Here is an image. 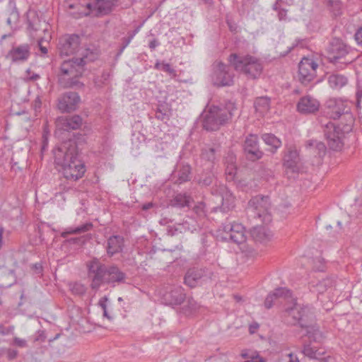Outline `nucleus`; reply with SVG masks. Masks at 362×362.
I'll return each instance as SVG.
<instances>
[{
  "label": "nucleus",
  "mask_w": 362,
  "mask_h": 362,
  "mask_svg": "<svg viewBox=\"0 0 362 362\" xmlns=\"http://www.w3.org/2000/svg\"><path fill=\"white\" fill-rule=\"evenodd\" d=\"M85 141L84 135L74 134L73 139L63 141L53 151L54 162L62 168L64 177L68 180L76 181L86 172L85 165L80 159L78 146Z\"/></svg>",
  "instance_id": "1"
},
{
  "label": "nucleus",
  "mask_w": 362,
  "mask_h": 362,
  "mask_svg": "<svg viewBox=\"0 0 362 362\" xmlns=\"http://www.w3.org/2000/svg\"><path fill=\"white\" fill-rule=\"evenodd\" d=\"M86 266L88 277L90 281V287L95 291L104 284L115 287L116 284L126 281V274L115 264L106 265L94 257L87 262Z\"/></svg>",
  "instance_id": "2"
},
{
  "label": "nucleus",
  "mask_w": 362,
  "mask_h": 362,
  "mask_svg": "<svg viewBox=\"0 0 362 362\" xmlns=\"http://www.w3.org/2000/svg\"><path fill=\"white\" fill-rule=\"evenodd\" d=\"M234 104L228 102L226 105L212 106L203 117L202 126L206 131H216L221 126L231 119Z\"/></svg>",
  "instance_id": "3"
},
{
  "label": "nucleus",
  "mask_w": 362,
  "mask_h": 362,
  "mask_svg": "<svg viewBox=\"0 0 362 362\" xmlns=\"http://www.w3.org/2000/svg\"><path fill=\"white\" fill-rule=\"evenodd\" d=\"M228 61L234 69L243 73L250 79L258 78L263 71L261 61L252 55H239L232 53L228 57Z\"/></svg>",
  "instance_id": "4"
},
{
  "label": "nucleus",
  "mask_w": 362,
  "mask_h": 362,
  "mask_svg": "<svg viewBox=\"0 0 362 362\" xmlns=\"http://www.w3.org/2000/svg\"><path fill=\"white\" fill-rule=\"evenodd\" d=\"M326 50L329 62L339 68H343L355 59L351 47L339 38H332L329 41Z\"/></svg>",
  "instance_id": "5"
},
{
  "label": "nucleus",
  "mask_w": 362,
  "mask_h": 362,
  "mask_svg": "<svg viewBox=\"0 0 362 362\" xmlns=\"http://www.w3.org/2000/svg\"><path fill=\"white\" fill-rule=\"evenodd\" d=\"M327 114L334 119L345 120V131H351L354 122L350 103L341 98H330L325 103Z\"/></svg>",
  "instance_id": "6"
},
{
  "label": "nucleus",
  "mask_w": 362,
  "mask_h": 362,
  "mask_svg": "<svg viewBox=\"0 0 362 362\" xmlns=\"http://www.w3.org/2000/svg\"><path fill=\"white\" fill-rule=\"evenodd\" d=\"M286 311L301 328L307 329L308 334L319 331L315 324V316L312 308L295 304L293 307L287 308Z\"/></svg>",
  "instance_id": "7"
},
{
  "label": "nucleus",
  "mask_w": 362,
  "mask_h": 362,
  "mask_svg": "<svg viewBox=\"0 0 362 362\" xmlns=\"http://www.w3.org/2000/svg\"><path fill=\"white\" fill-rule=\"evenodd\" d=\"M336 125L329 122L324 127V134L330 149L336 151H341L344 146L343 139L345 134L350 131H345V123Z\"/></svg>",
  "instance_id": "8"
},
{
  "label": "nucleus",
  "mask_w": 362,
  "mask_h": 362,
  "mask_svg": "<svg viewBox=\"0 0 362 362\" xmlns=\"http://www.w3.org/2000/svg\"><path fill=\"white\" fill-rule=\"evenodd\" d=\"M270 207L269 198L267 196L257 195L251 199L248 203V211L254 218H259L263 223H269L272 220L269 213Z\"/></svg>",
  "instance_id": "9"
},
{
  "label": "nucleus",
  "mask_w": 362,
  "mask_h": 362,
  "mask_svg": "<svg viewBox=\"0 0 362 362\" xmlns=\"http://www.w3.org/2000/svg\"><path fill=\"white\" fill-rule=\"evenodd\" d=\"M118 0H90L86 5V11L81 14L84 16L93 14L96 17L110 14L116 6Z\"/></svg>",
  "instance_id": "10"
},
{
  "label": "nucleus",
  "mask_w": 362,
  "mask_h": 362,
  "mask_svg": "<svg viewBox=\"0 0 362 362\" xmlns=\"http://www.w3.org/2000/svg\"><path fill=\"white\" fill-rule=\"evenodd\" d=\"M222 228L223 235L221 238L223 240L236 245H240L245 242V229L241 223L235 222L225 223L222 225Z\"/></svg>",
  "instance_id": "11"
},
{
  "label": "nucleus",
  "mask_w": 362,
  "mask_h": 362,
  "mask_svg": "<svg viewBox=\"0 0 362 362\" xmlns=\"http://www.w3.org/2000/svg\"><path fill=\"white\" fill-rule=\"evenodd\" d=\"M234 74L231 66L218 62L214 66L212 82L216 86H230L233 84Z\"/></svg>",
  "instance_id": "12"
},
{
  "label": "nucleus",
  "mask_w": 362,
  "mask_h": 362,
  "mask_svg": "<svg viewBox=\"0 0 362 362\" xmlns=\"http://www.w3.org/2000/svg\"><path fill=\"white\" fill-rule=\"evenodd\" d=\"M211 194L220 197L221 206L214 207L211 211L216 212L218 210L226 213L233 209L235 206V197L230 190L223 185H220L211 189Z\"/></svg>",
  "instance_id": "13"
},
{
  "label": "nucleus",
  "mask_w": 362,
  "mask_h": 362,
  "mask_svg": "<svg viewBox=\"0 0 362 362\" xmlns=\"http://www.w3.org/2000/svg\"><path fill=\"white\" fill-rule=\"evenodd\" d=\"M317 63L312 59L304 57L298 65V80L304 86L308 85L316 76Z\"/></svg>",
  "instance_id": "14"
},
{
  "label": "nucleus",
  "mask_w": 362,
  "mask_h": 362,
  "mask_svg": "<svg viewBox=\"0 0 362 362\" xmlns=\"http://www.w3.org/2000/svg\"><path fill=\"white\" fill-rule=\"evenodd\" d=\"M221 146L220 144H205L202 147L200 154V159L203 165H206L208 169H212L221 158Z\"/></svg>",
  "instance_id": "15"
},
{
  "label": "nucleus",
  "mask_w": 362,
  "mask_h": 362,
  "mask_svg": "<svg viewBox=\"0 0 362 362\" xmlns=\"http://www.w3.org/2000/svg\"><path fill=\"white\" fill-rule=\"evenodd\" d=\"M212 272L207 269H189L184 277V283L190 288H194L211 279Z\"/></svg>",
  "instance_id": "16"
},
{
  "label": "nucleus",
  "mask_w": 362,
  "mask_h": 362,
  "mask_svg": "<svg viewBox=\"0 0 362 362\" xmlns=\"http://www.w3.org/2000/svg\"><path fill=\"white\" fill-rule=\"evenodd\" d=\"M81 44L78 35H65L59 40L58 49L61 57L74 54L78 52Z\"/></svg>",
  "instance_id": "17"
},
{
  "label": "nucleus",
  "mask_w": 362,
  "mask_h": 362,
  "mask_svg": "<svg viewBox=\"0 0 362 362\" xmlns=\"http://www.w3.org/2000/svg\"><path fill=\"white\" fill-rule=\"evenodd\" d=\"M283 165L287 171L298 173L302 168L299 152L293 146H287L283 157Z\"/></svg>",
  "instance_id": "18"
},
{
  "label": "nucleus",
  "mask_w": 362,
  "mask_h": 362,
  "mask_svg": "<svg viewBox=\"0 0 362 362\" xmlns=\"http://www.w3.org/2000/svg\"><path fill=\"white\" fill-rule=\"evenodd\" d=\"M83 59L73 57L64 60L60 66V74L58 76H81L86 70Z\"/></svg>",
  "instance_id": "19"
},
{
  "label": "nucleus",
  "mask_w": 362,
  "mask_h": 362,
  "mask_svg": "<svg viewBox=\"0 0 362 362\" xmlns=\"http://www.w3.org/2000/svg\"><path fill=\"white\" fill-rule=\"evenodd\" d=\"M243 151L249 160L255 161L262 158L264 153L259 148L257 135L251 134L245 138Z\"/></svg>",
  "instance_id": "20"
},
{
  "label": "nucleus",
  "mask_w": 362,
  "mask_h": 362,
  "mask_svg": "<svg viewBox=\"0 0 362 362\" xmlns=\"http://www.w3.org/2000/svg\"><path fill=\"white\" fill-rule=\"evenodd\" d=\"M30 45L27 43L13 46L6 55V59L14 64H22L30 57Z\"/></svg>",
  "instance_id": "21"
},
{
  "label": "nucleus",
  "mask_w": 362,
  "mask_h": 362,
  "mask_svg": "<svg viewBox=\"0 0 362 362\" xmlns=\"http://www.w3.org/2000/svg\"><path fill=\"white\" fill-rule=\"evenodd\" d=\"M81 101L80 96L76 92H66L58 99L57 107L62 112H69L76 110Z\"/></svg>",
  "instance_id": "22"
},
{
  "label": "nucleus",
  "mask_w": 362,
  "mask_h": 362,
  "mask_svg": "<svg viewBox=\"0 0 362 362\" xmlns=\"http://www.w3.org/2000/svg\"><path fill=\"white\" fill-rule=\"evenodd\" d=\"M165 304L180 305L186 298L184 288L182 286L170 287L163 296Z\"/></svg>",
  "instance_id": "23"
},
{
  "label": "nucleus",
  "mask_w": 362,
  "mask_h": 362,
  "mask_svg": "<svg viewBox=\"0 0 362 362\" xmlns=\"http://www.w3.org/2000/svg\"><path fill=\"white\" fill-rule=\"evenodd\" d=\"M319 107V101L310 95L302 97L297 104V110L302 114L315 113Z\"/></svg>",
  "instance_id": "24"
},
{
  "label": "nucleus",
  "mask_w": 362,
  "mask_h": 362,
  "mask_svg": "<svg viewBox=\"0 0 362 362\" xmlns=\"http://www.w3.org/2000/svg\"><path fill=\"white\" fill-rule=\"evenodd\" d=\"M82 123V117L78 115H74L59 118L57 121V126L59 129L69 132L79 129Z\"/></svg>",
  "instance_id": "25"
},
{
  "label": "nucleus",
  "mask_w": 362,
  "mask_h": 362,
  "mask_svg": "<svg viewBox=\"0 0 362 362\" xmlns=\"http://www.w3.org/2000/svg\"><path fill=\"white\" fill-rule=\"evenodd\" d=\"M124 238L119 235L110 236L107 240L106 251L109 257L122 252Z\"/></svg>",
  "instance_id": "26"
},
{
  "label": "nucleus",
  "mask_w": 362,
  "mask_h": 362,
  "mask_svg": "<svg viewBox=\"0 0 362 362\" xmlns=\"http://www.w3.org/2000/svg\"><path fill=\"white\" fill-rule=\"evenodd\" d=\"M337 286V278L335 276H330L326 279H323L322 281H319L316 284L313 282L310 284V290L313 292L322 294L326 291H332Z\"/></svg>",
  "instance_id": "27"
},
{
  "label": "nucleus",
  "mask_w": 362,
  "mask_h": 362,
  "mask_svg": "<svg viewBox=\"0 0 362 362\" xmlns=\"http://www.w3.org/2000/svg\"><path fill=\"white\" fill-rule=\"evenodd\" d=\"M252 238L259 243H267L273 237L272 232L266 226H257L251 230Z\"/></svg>",
  "instance_id": "28"
},
{
  "label": "nucleus",
  "mask_w": 362,
  "mask_h": 362,
  "mask_svg": "<svg viewBox=\"0 0 362 362\" xmlns=\"http://www.w3.org/2000/svg\"><path fill=\"white\" fill-rule=\"evenodd\" d=\"M284 298L286 299L291 298V292L290 290L286 288L280 287L274 290L273 293H269L265 300H264V306L266 308L269 309L273 305V302L274 300Z\"/></svg>",
  "instance_id": "29"
},
{
  "label": "nucleus",
  "mask_w": 362,
  "mask_h": 362,
  "mask_svg": "<svg viewBox=\"0 0 362 362\" xmlns=\"http://www.w3.org/2000/svg\"><path fill=\"white\" fill-rule=\"evenodd\" d=\"M191 167L189 165H181L177 167L174 172V178H176L175 182L182 184L190 180Z\"/></svg>",
  "instance_id": "30"
},
{
  "label": "nucleus",
  "mask_w": 362,
  "mask_h": 362,
  "mask_svg": "<svg viewBox=\"0 0 362 362\" xmlns=\"http://www.w3.org/2000/svg\"><path fill=\"white\" fill-rule=\"evenodd\" d=\"M80 76H58V83L64 88L81 89L84 87L83 83L78 81Z\"/></svg>",
  "instance_id": "31"
},
{
  "label": "nucleus",
  "mask_w": 362,
  "mask_h": 362,
  "mask_svg": "<svg viewBox=\"0 0 362 362\" xmlns=\"http://www.w3.org/2000/svg\"><path fill=\"white\" fill-rule=\"evenodd\" d=\"M81 55V57L78 59H83V63H84V66L86 67L88 63L93 62L98 59L100 55V49L95 45H90L84 49Z\"/></svg>",
  "instance_id": "32"
},
{
  "label": "nucleus",
  "mask_w": 362,
  "mask_h": 362,
  "mask_svg": "<svg viewBox=\"0 0 362 362\" xmlns=\"http://www.w3.org/2000/svg\"><path fill=\"white\" fill-rule=\"evenodd\" d=\"M197 184L203 187H209L214 183L215 175L212 172V169L206 168V171H203L195 177Z\"/></svg>",
  "instance_id": "33"
},
{
  "label": "nucleus",
  "mask_w": 362,
  "mask_h": 362,
  "mask_svg": "<svg viewBox=\"0 0 362 362\" xmlns=\"http://www.w3.org/2000/svg\"><path fill=\"white\" fill-rule=\"evenodd\" d=\"M328 83L332 89L339 90L348 83L346 76L339 74H333L328 77Z\"/></svg>",
  "instance_id": "34"
},
{
  "label": "nucleus",
  "mask_w": 362,
  "mask_h": 362,
  "mask_svg": "<svg viewBox=\"0 0 362 362\" xmlns=\"http://www.w3.org/2000/svg\"><path fill=\"white\" fill-rule=\"evenodd\" d=\"M261 138L264 144L270 147L268 150L273 153H275L281 146V140L273 134H262Z\"/></svg>",
  "instance_id": "35"
},
{
  "label": "nucleus",
  "mask_w": 362,
  "mask_h": 362,
  "mask_svg": "<svg viewBox=\"0 0 362 362\" xmlns=\"http://www.w3.org/2000/svg\"><path fill=\"white\" fill-rule=\"evenodd\" d=\"M191 201L192 197L189 195L180 193L170 201V204L172 206L182 209L186 206L189 207Z\"/></svg>",
  "instance_id": "36"
},
{
  "label": "nucleus",
  "mask_w": 362,
  "mask_h": 362,
  "mask_svg": "<svg viewBox=\"0 0 362 362\" xmlns=\"http://www.w3.org/2000/svg\"><path fill=\"white\" fill-rule=\"evenodd\" d=\"M93 226L92 223L86 222L76 227H69L62 233V236L66 238L67 235L83 233L90 231L93 228Z\"/></svg>",
  "instance_id": "37"
},
{
  "label": "nucleus",
  "mask_w": 362,
  "mask_h": 362,
  "mask_svg": "<svg viewBox=\"0 0 362 362\" xmlns=\"http://www.w3.org/2000/svg\"><path fill=\"white\" fill-rule=\"evenodd\" d=\"M307 147L312 150L313 153L319 158H322L325 153L327 148L324 143L316 140H310L307 142Z\"/></svg>",
  "instance_id": "38"
},
{
  "label": "nucleus",
  "mask_w": 362,
  "mask_h": 362,
  "mask_svg": "<svg viewBox=\"0 0 362 362\" xmlns=\"http://www.w3.org/2000/svg\"><path fill=\"white\" fill-rule=\"evenodd\" d=\"M155 117L158 120L167 122L170 117V109L167 103L159 104L155 110Z\"/></svg>",
  "instance_id": "39"
},
{
  "label": "nucleus",
  "mask_w": 362,
  "mask_h": 362,
  "mask_svg": "<svg viewBox=\"0 0 362 362\" xmlns=\"http://www.w3.org/2000/svg\"><path fill=\"white\" fill-rule=\"evenodd\" d=\"M270 98L267 96L258 97L254 102V107L256 111L261 113L267 112L270 107Z\"/></svg>",
  "instance_id": "40"
},
{
  "label": "nucleus",
  "mask_w": 362,
  "mask_h": 362,
  "mask_svg": "<svg viewBox=\"0 0 362 362\" xmlns=\"http://www.w3.org/2000/svg\"><path fill=\"white\" fill-rule=\"evenodd\" d=\"M69 288L74 295L82 296L86 293L87 288L86 286L79 282L69 284Z\"/></svg>",
  "instance_id": "41"
},
{
  "label": "nucleus",
  "mask_w": 362,
  "mask_h": 362,
  "mask_svg": "<svg viewBox=\"0 0 362 362\" xmlns=\"http://www.w3.org/2000/svg\"><path fill=\"white\" fill-rule=\"evenodd\" d=\"M228 159H230V163H228L226 166V175L227 176L228 180H233L235 175H236L237 168L233 163L235 159L233 156H228L227 160Z\"/></svg>",
  "instance_id": "42"
},
{
  "label": "nucleus",
  "mask_w": 362,
  "mask_h": 362,
  "mask_svg": "<svg viewBox=\"0 0 362 362\" xmlns=\"http://www.w3.org/2000/svg\"><path fill=\"white\" fill-rule=\"evenodd\" d=\"M327 6L335 16L341 14V3L339 0H327Z\"/></svg>",
  "instance_id": "43"
},
{
  "label": "nucleus",
  "mask_w": 362,
  "mask_h": 362,
  "mask_svg": "<svg viewBox=\"0 0 362 362\" xmlns=\"http://www.w3.org/2000/svg\"><path fill=\"white\" fill-rule=\"evenodd\" d=\"M28 30L30 35H33L34 33L40 30V21L38 17H34L33 20L28 19Z\"/></svg>",
  "instance_id": "44"
},
{
  "label": "nucleus",
  "mask_w": 362,
  "mask_h": 362,
  "mask_svg": "<svg viewBox=\"0 0 362 362\" xmlns=\"http://www.w3.org/2000/svg\"><path fill=\"white\" fill-rule=\"evenodd\" d=\"M194 212L199 218H204L206 215V204L203 202H198L193 208Z\"/></svg>",
  "instance_id": "45"
},
{
  "label": "nucleus",
  "mask_w": 362,
  "mask_h": 362,
  "mask_svg": "<svg viewBox=\"0 0 362 362\" xmlns=\"http://www.w3.org/2000/svg\"><path fill=\"white\" fill-rule=\"evenodd\" d=\"M198 308L197 302L193 298L187 299V304L185 306V313L190 314Z\"/></svg>",
  "instance_id": "46"
},
{
  "label": "nucleus",
  "mask_w": 362,
  "mask_h": 362,
  "mask_svg": "<svg viewBox=\"0 0 362 362\" xmlns=\"http://www.w3.org/2000/svg\"><path fill=\"white\" fill-rule=\"evenodd\" d=\"M316 349L311 347L310 344L304 345L303 349L302 351L303 354L310 358H316Z\"/></svg>",
  "instance_id": "47"
},
{
  "label": "nucleus",
  "mask_w": 362,
  "mask_h": 362,
  "mask_svg": "<svg viewBox=\"0 0 362 362\" xmlns=\"http://www.w3.org/2000/svg\"><path fill=\"white\" fill-rule=\"evenodd\" d=\"M132 40V36H129V35L127 37H124L122 38V45L119 47L117 53L116 54V56H115L116 58H118L122 55L124 49L129 45V44L131 42Z\"/></svg>",
  "instance_id": "48"
},
{
  "label": "nucleus",
  "mask_w": 362,
  "mask_h": 362,
  "mask_svg": "<svg viewBox=\"0 0 362 362\" xmlns=\"http://www.w3.org/2000/svg\"><path fill=\"white\" fill-rule=\"evenodd\" d=\"M10 5L11 11L9 18H11V21L16 23L19 18V13L16 6V3L13 1L11 0Z\"/></svg>",
  "instance_id": "49"
},
{
  "label": "nucleus",
  "mask_w": 362,
  "mask_h": 362,
  "mask_svg": "<svg viewBox=\"0 0 362 362\" xmlns=\"http://www.w3.org/2000/svg\"><path fill=\"white\" fill-rule=\"evenodd\" d=\"M315 270L317 272H323L325 268V260L323 258L319 257L314 259V266Z\"/></svg>",
  "instance_id": "50"
},
{
  "label": "nucleus",
  "mask_w": 362,
  "mask_h": 362,
  "mask_svg": "<svg viewBox=\"0 0 362 362\" xmlns=\"http://www.w3.org/2000/svg\"><path fill=\"white\" fill-rule=\"evenodd\" d=\"M160 70L168 73L173 77H175L177 76L176 71L171 67L169 63H165V64H163V67L160 68Z\"/></svg>",
  "instance_id": "51"
},
{
  "label": "nucleus",
  "mask_w": 362,
  "mask_h": 362,
  "mask_svg": "<svg viewBox=\"0 0 362 362\" xmlns=\"http://www.w3.org/2000/svg\"><path fill=\"white\" fill-rule=\"evenodd\" d=\"M362 99V88L358 87L356 92V105L357 108L361 107V103Z\"/></svg>",
  "instance_id": "52"
},
{
  "label": "nucleus",
  "mask_w": 362,
  "mask_h": 362,
  "mask_svg": "<svg viewBox=\"0 0 362 362\" xmlns=\"http://www.w3.org/2000/svg\"><path fill=\"white\" fill-rule=\"evenodd\" d=\"M13 344L23 348L27 346V341L23 339L14 337Z\"/></svg>",
  "instance_id": "53"
},
{
  "label": "nucleus",
  "mask_w": 362,
  "mask_h": 362,
  "mask_svg": "<svg viewBox=\"0 0 362 362\" xmlns=\"http://www.w3.org/2000/svg\"><path fill=\"white\" fill-rule=\"evenodd\" d=\"M45 42L44 39L42 37L40 38L37 40V45L39 47V49L41 52V55L45 56L47 54V49L45 46L43 45V42Z\"/></svg>",
  "instance_id": "54"
},
{
  "label": "nucleus",
  "mask_w": 362,
  "mask_h": 362,
  "mask_svg": "<svg viewBox=\"0 0 362 362\" xmlns=\"http://www.w3.org/2000/svg\"><path fill=\"white\" fill-rule=\"evenodd\" d=\"M354 38L358 45L362 46V27L359 28L354 35Z\"/></svg>",
  "instance_id": "55"
},
{
  "label": "nucleus",
  "mask_w": 362,
  "mask_h": 362,
  "mask_svg": "<svg viewBox=\"0 0 362 362\" xmlns=\"http://www.w3.org/2000/svg\"><path fill=\"white\" fill-rule=\"evenodd\" d=\"M48 145V132L45 129L42 134V151H45Z\"/></svg>",
  "instance_id": "56"
},
{
  "label": "nucleus",
  "mask_w": 362,
  "mask_h": 362,
  "mask_svg": "<svg viewBox=\"0 0 362 362\" xmlns=\"http://www.w3.org/2000/svg\"><path fill=\"white\" fill-rule=\"evenodd\" d=\"M287 10L281 8L278 11V18L279 21H284L286 19Z\"/></svg>",
  "instance_id": "57"
},
{
  "label": "nucleus",
  "mask_w": 362,
  "mask_h": 362,
  "mask_svg": "<svg viewBox=\"0 0 362 362\" xmlns=\"http://www.w3.org/2000/svg\"><path fill=\"white\" fill-rule=\"evenodd\" d=\"M18 352L16 349H9L7 351V356H8V359H10V360H13V359L16 358L18 356Z\"/></svg>",
  "instance_id": "58"
},
{
  "label": "nucleus",
  "mask_w": 362,
  "mask_h": 362,
  "mask_svg": "<svg viewBox=\"0 0 362 362\" xmlns=\"http://www.w3.org/2000/svg\"><path fill=\"white\" fill-rule=\"evenodd\" d=\"M32 269L36 274H40L42 272V266L40 263L34 264Z\"/></svg>",
  "instance_id": "59"
},
{
  "label": "nucleus",
  "mask_w": 362,
  "mask_h": 362,
  "mask_svg": "<svg viewBox=\"0 0 362 362\" xmlns=\"http://www.w3.org/2000/svg\"><path fill=\"white\" fill-rule=\"evenodd\" d=\"M108 300V298L107 296H104L101 298L98 302V305L101 307L103 310H107V305L106 303Z\"/></svg>",
  "instance_id": "60"
},
{
  "label": "nucleus",
  "mask_w": 362,
  "mask_h": 362,
  "mask_svg": "<svg viewBox=\"0 0 362 362\" xmlns=\"http://www.w3.org/2000/svg\"><path fill=\"white\" fill-rule=\"evenodd\" d=\"M28 74V79L32 81H37L40 78V75L35 73H32L30 70L27 71Z\"/></svg>",
  "instance_id": "61"
},
{
  "label": "nucleus",
  "mask_w": 362,
  "mask_h": 362,
  "mask_svg": "<svg viewBox=\"0 0 362 362\" xmlns=\"http://www.w3.org/2000/svg\"><path fill=\"white\" fill-rule=\"evenodd\" d=\"M159 45L160 42L156 39H153L150 41L148 46L151 49H154Z\"/></svg>",
  "instance_id": "62"
},
{
  "label": "nucleus",
  "mask_w": 362,
  "mask_h": 362,
  "mask_svg": "<svg viewBox=\"0 0 362 362\" xmlns=\"http://www.w3.org/2000/svg\"><path fill=\"white\" fill-rule=\"evenodd\" d=\"M296 45H297V44H293V45L288 47L287 48V50L284 52H281L279 56L281 57L286 56L289 52H291L294 49V47Z\"/></svg>",
  "instance_id": "63"
},
{
  "label": "nucleus",
  "mask_w": 362,
  "mask_h": 362,
  "mask_svg": "<svg viewBox=\"0 0 362 362\" xmlns=\"http://www.w3.org/2000/svg\"><path fill=\"white\" fill-rule=\"evenodd\" d=\"M284 1V0H276L272 6V9L277 12L281 8L280 4L283 3Z\"/></svg>",
  "instance_id": "64"
}]
</instances>
